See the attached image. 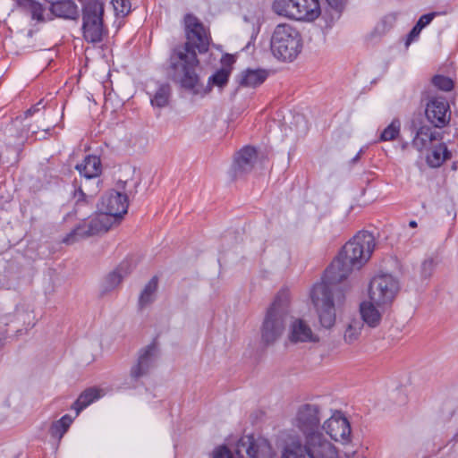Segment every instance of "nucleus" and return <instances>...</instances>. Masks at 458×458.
<instances>
[{
  "mask_svg": "<svg viewBox=\"0 0 458 458\" xmlns=\"http://www.w3.org/2000/svg\"><path fill=\"white\" fill-rule=\"evenodd\" d=\"M399 282L391 275H380L372 279L369 284V299L377 306L388 307L399 292Z\"/></svg>",
  "mask_w": 458,
  "mask_h": 458,
  "instance_id": "nucleus-10",
  "label": "nucleus"
},
{
  "mask_svg": "<svg viewBox=\"0 0 458 458\" xmlns=\"http://www.w3.org/2000/svg\"><path fill=\"white\" fill-rule=\"evenodd\" d=\"M158 279L157 276H153L149 282L145 285L139 298V307L143 309L144 307L152 303L155 300V294L157 290Z\"/></svg>",
  "mask_w": 458,
  "mask_h": 458,
  "instance_id": "nucleus-28",
  "label": "nucleus"
},
{
  "mask_svg": "<svg viewBox=\"0 0 458 458\" xmlns=\"http://www.w3.org/2000/svg\"><path fill=\"white\" fill-rule=\"evenodd\" d=\"M321 410L318 404L304 403L299 406L294 425L303 437L320 432Z\"/></svg>",
  "mask_w": 458,
  "mask_h": 458,
  "instance_id": "nucleus-11",
  "label": "nucleus"
},
{
  "mask_svg": "<svg viewBox=\"0 0 458 458\" xmlns=\"http://www.w3.org/2000/svg\"><path fill=\"white\" fill-rule=\"evenodd\" d=\"M158 351L155 343L140 349L137 363L131 368V377L134 380H138L139 378L147 376L149 370L154 367Z\"/></svg>",
  "mask_w": 458,
  "mask_h": 458,
  "instance_id": "nucleus-15",
  "label": "nucleus"
},
{
  "mask_svg": "<svg viewBox=\"0 0 458 458\" xmlns=\"http://www.w3.org/2000/svg\"><path fill=\"white\" fill-rule=\"evenodd\" d=\"M95 234H89V223L88 219L83 218L82 222L80 223L64 239V242L72 244L81 239L89 238Z\"/></svg>",
  "mask_w": 458,
  "mask_h": 458,
  "instance_id": "nucleus-27",
  "label": "nucleus"
},
{
  "mask_svg": "<svg viewBox=\"0 0 458 458\" xmlns=\"http://www.w3.org/2000/svg\"><path fill=\"white\" fill-rule=\"evenodd\" d=\"M386 306H377L370 301H363L360 305V312L363 324L366 323L369 327H377L379 326L382 315L386 310Z\"/></svg>",
  "mask_w": 458,
  "mask_h": 458,
  "instance_id": "nucleus-17",
  "label": "nucleus"
},
{
  "mask_svg": "<svg viewBox=\"0 0 458 458\" xmlns=\"http://www.w3.org/2000/svg\"><path fill=\"white\" fill-rule=\"evenodd\" d=\"M267 72L263 69H247L242 72L239 82L244 87L256 88L267 80Z\"/></svg>",
  "mask_w": 458,
  "mask_h": 458,
  "instance_id": "nucleus-21",
  "label": "nucleus"
},
{
  "mask_svg": "<svg viewBox=\"0 0 458 458\" xmlns=\"http://www.w3.org/2000/svg\"><path fill=\"white\" fill-rule=\"evenodd\" d=\"M437 265L438 259L437 258H428L425 259L420 266L421 277L425 279L431 277Z\"/></svg>",
  "mask_w": 458,
  "mask_h": 458,
  "instance_id": "nucleus-35",
  "label": "nucleus"
},
{
  "mask_svg": "<svg viewBox=\"0 0 458 458\" xmlns=\"http://www.w3.org/2000/svg\"><path fill=\"white\" fill-rule=\"evenodd\" d=\"M171 96V87L167 83L159 85L155 94L151 97L150 101L153 106L165 107L169 103Z\"/></svg>",
  "mask_w": 458,
  "mask_h": 458,
  "instance_id": "nucleus-30",
  "label": "nucleus"
},
{
  "mask_svg": "<svg viewBox=\"0 0 458 458\" xmlns=\"http://www.w3.org/2000/svg\"><path fill=\"white\" fill-rule=\"evenodd\" d=\"M289 340L294 344L317 342L318 337L304 320L296 319L291 324Z\"/></svg>",
  "mask_w": 458,
  "mask_h": 458,
  "instance_id": "nucleus-18",
  "label": "nucleus"
},
{
  "mask_svg": "<svg viewBox=\"0 0 458 458\" xmlns=\"http://www.w3.org/2000/svg\"><path fill=\"white\" fill-rule=\"evenodd\" d=\"M401 123L398 119H394L392 123L383 130L379 140L388 141L395 140L400 133Z\"/></svg>",
  "mask_w": 458,
  "mask_h": 458,
  "instance_id": "nucleus-32",
  "label": "nucleus"
},
{
  "mask_svg": "<svg viewBox=\"0 0 458 458\" xmlns=\"http://www.w3.org/2000/svg\"><path fill=\"white\" fill-rule=\"evenodd\" d=\"M49 4V13L46 14V7L37 0H16V5L32 21L43 23L59 18L65 21H77L80 19V8L75 0H44Z\"/></svg>",
  "mask_w": 458,
  "mask_h": 458,
  "instance_id": "nucleus-4",
  "label": "nucleus"
},
{
  "mask_svg": "<svg viewBox=\"0 0 458 458\" xmlns=\"http://www.w3.org/2000/svg\"><path fill=\"white\" fill-rule=\"evenodd\" d=\"M116 15L124 17L130 13L131 10V0H112Z\"/></svg>",
  "mask_w": 458,
  "mask_h": 458,
  "instance_id": "nucleus-37",
  "label": "nucleus"
},
{
  "mask_svg": "<svg viewBox=\"0 0 458 458\" xmlns=\"http://www.w3.org/2000/svg\"><path fill=\"white\" fill-rule=\"evenodd\" d=\"M436 15V13L423 14L422 16H420V18L419 19L415 25L422 30L427 25H428L432 21Z\"/></svg>",
  "mask_w": 458,
  "mask_h": 458,
  "instance_id": "nucleus-38",
  "label": "nucleus"
},
{
  "mask_svg": "<svg viewBox=\"0 0 458 458\" xmlns=\"http://www.w3.org/2000/svg\"><path fill=\"white\" fill-rule=\"evenodd\" d=\"M88 221L89 223V234L95 235L106 233L113 223L110 217L102 212L89 216Z\"/></svg>",
  "mask_w": 458,
  "mask_h": 458,
  "instance_id": "nucleus-22",
  "label": "nucleus"
},
{
  "mask_svg": "<svg viewBox=\"0 0 458 458\" xmlns=\"http://www.w3.org/2000/svg\"><path fill=\"white\" fill-rule=\"evenodd\" d=\"M75 168L87 180L98 177L102 172L100 158L93 155L87 156Z\"/></svg>",
  "mask_w": 458,
  "mask_h": 458,
  "instance_id": "nucleus-19",
  "label": "nucleus"
},
{
  "mask_svg": "<svg viewBox=\"0 0 458 458\" xmlns=\"http://www.w3.org/2000/svg\"><path fill=\"white\" fill-rule=\"evenodd\" d=\"M235 456L225 445L214 451V458H269L272 446L263 437L247 435L242 437L235 446Z\"/></svg>",
  "mask_w": 458,
  "mask_h": 458,
  "instance_id": "nucleus-7",
  "label": "nucleus"
},
{
  "mask_svg": "<svg viewBox=\"0 0 458 458\" xmlns=\"http://www.w3.org/2000/svg\"><path fill=\"white\" fill-rule=\"evenodd\" d=\"M270 47L275 57L292 62L301 52L302 38L294 26L280 23L274 30Z\"/></svg>",
  "mask_w": 458,
  "mask_h": 458,
  "instance_id": "nucleus-6",
  "label": "nucleus"
},
{
  "mask_svg": "<svg viewBox=\"0 0 458 458\" xmlns=\"http://www.w3.org/2000/svg\"><path fill=\"white\" fill-rule=\"evenodd\" d=\"M376 242L372 233L360 231L344 244L338 256L326 269L321 282L310 290V299L322 327L330 328L335 322V296L342 302L344 294L338 284L352 273L360 269L370 259Z\"/></svg>",
  "mask_w": 458,
  "mask_h": 458,
  "instance_id": "nucleus-1",
  "label": "nucleus"
},
{
  "mask_svg": "<svg viewBox=\"0 0 458 458\" xmlns=\"http://www.w3.org/2000/svg\"><path fill=\"white\" fill-rule=\"evenodd\" d=\"M73 199H75L73 208L74 215L85 216L87 215V212H83L85 209H87L88 211H90L92 209L90 204L91 197L86 195L81 187L74 191Z\"/></svg>",
  "mask_w": 458,
  "mask_h": 458,
  "instance_id": "nucleus-26",
  "label": "nucleus"
},
{
  "mask_svg": "<svg viewBox=\"0 0 458 458\" xmlns=\"http://www.w3.org/2000/svg\"><path fill=\"white\" fill-rule=\"evenodd\" d=\"M420 31L421 30L418 28L416 25H414V27L411 29V30L409 32L407 36L405 45L408 47L414 39H416L419 37Z\"/></svg>",
  "mask_w": 458,
  "mask_h": 458,
  "instance_id": "nucleus-40",
  "label": "nucleus"
},
{
  "mask_svg": "<svg viewBox=\"0 0 458 458\" xmlns=\"http://www.w3.org/2000/svg\"><path fill=\"white\" fill-rule=\"evenodd\" d=\"M273 11L295 21H314L321 14L318 0H275Z\"/></svg>",
  "mask_w": 458,
  "mask_h": 458,
  "instance_id": "nucleus-9",
  "label": "nucleus"
},
{
  "mask_svg": "<svg viewBox=\"0 0 458 458\" xmlns=\"http://www.w3.org/2000/svg\"><path fill=\"white\" fill-rule=\"evenodd\" d=\"M432 84L442 91H451L454 89V81L451 78L437 74L431 79Z\"/></svg>",
  "mask_w": 458,
  "mask_h": 458,
  "instance_id": "nucleus-34",
  "label": "nucleus"
},
{
  "mask_svg": "<svg viewBox=\"0 0 458 458\" xmlns=\"http://www.w3.org/2000/svg\"><path fill=\"white\" fill-rule=\"evenodd\" d=\"M439 133L433 131L428 125H421L416 131L415 137L412 140V146L418 150H422L428 143L437 140Z\"/></svg>",
  "mask_w": 458,
  "mask_h": 458,
  "instance_id": "nucleus-20",
  "label": "nucleus"
},
{
  "mask_svg": "<svg viewBox=\"0 0 458 458\" xmlns=\"http://www.w3.org/2000/svg\"><path fill=\"white\" fill-rule=\"evenodd\" d=\"M361 153H362V150L360 149V150L356 154V156H355L354 157H352V158L351 163H352V164H355V163H357V162L360 160V155H361Z\"/></svg>",
  "mask_w": 458,
  "mask_h": 458,
  "instance_id": "nucleus-42",
  "label": "nucleus"
},
{
  "mask_svg": "<svg viewBox=\"0 0 458 458\" xmlns=\"http://www.w3.org/2000/svg\"><path fill=\"white\" fill-rule=\"evenodd\" d=\"M323 430L331 439L345 445L352 441V428L349 420L342 412H335L322 425Z\"/></svg>",
  "mask_w": 458,
  "mask_h": 458,
  "instance_id": "nucleus-13",
  "label": "nucleus"
},
{
  "mask_svg": "<svg viewBox=\"0 0 458 458\" xmlns=\"http://www.w3.org/2000/svg\"><path fill=\"white\" fill-rule=\"evenodd\" d=\"M116 269L123 275V278L127 276L133 270V265L129 260H123L119 264Z\"/></svg>",
  "mask_w": 458,
  "mask_h": 458,
  "instance_id": "nucleus-39",
  "label": "nucleus"
},
{
  "mask_svg": "<svg viewBox=\"0 0 458 458\" xmlns=\"http://www.w3.org/2000/svg\"><path fill=\"white\" fill-rule=\"evenodd\" d=\"M123 279V275L115 268L105 279V291L107 292L114 289L122 283Z\"/></svg>",
  "mask_w": 458,
  "mask_h": 458,
  "instance_id": "nucleus-36",
  "label": "nucleus"
},
{
  "mask_svg": "<svg viewBox=\"0 0 458 458\" xmlns=\"http://www.w3.org/2000/svg\"><path fill=\"white\" fill-rule=\"evenodd\" d=\"M346 0H326V6L321 13L327 23H333L340 18Z\"/></svg>",
  "mask_w": 458,
  "mask_h": 458,
  "instance_id": "nucleus-23",
  "label": "nucleus"
},
{
  "mask_svg": "<svg viewBox=\"0 0 458 458\" xmlns=\"http://www.w3.org/2000/svg\"><path fill=\"white\" fill-rule=\"evenodd\" d=\"M185 42L170 50L167 73L181 88L193 94L201 89L198 70L200 69L199 54L208 51L212 38L209 28L193 13H186L182 20Z\"/></svg>",
  "mask_w": 458,
  "mask_h": 458,
  "instance_id": "nucleus-2",
  "label": "nucleus"
},
{
  "mask_svg": "<svg viewBox=\"0 0 458 458\" xmlns=\"http://www.w3.org/2000/svg\"><path fill=\"white\" fill-rule=\"evenodd\" d=\"M451 158V153L445 143H440L435 147L430 156L428 157V163L432 167L440 166L445 160Z\"/></svg>",
  "mask_w": 458,
  "mask_h": 458,
  "instance_id": "nucleus-29",
  "label": "nucleus"
},
{
  "mask_svg": "<svg viewBox=\"0 0 458 458\" xmlns=\"http://www.w3.org/2000/svg\"><path fill=\"white\" fill-rule=\"evenodd\" d=\"M362 327V321L358 318L352 319L344 331V339L345 343L349 344L354 343L359 338Z\"/></svg>",
  "mask_w": 458,
  "mask_h": 458,
  "instance_id": "nucleus-31",
  "label": "nucleus"
},
{
  "mask_svg": "<svg viewBox=\"0 0 458 458\" xmlns=\"http://www.w3.org/2000/svg\"><path fill=\"white\" fill-rule=\"evenodd\" d=\"M230 73L231 69L221 68L209 77L208 82L212 85L223 88L227 84Z\"/></svg>",
  "mask_w": 458,
  "mask_h": 458,
  "instance_id": "nucleus-33",
  "label": "nucleus"
},
{
  "mask_svg": "<svg viewBox=\"0 0 458 458\" xmlns=\"http://www.w3.org/2000/svg\"><path fill=\"white\" fill-rule=\"evenodd\" d=\"M291 295L288 288H282L267 308L261 327V340L267 344L276 342L284 334L290 314Z\"/></svg>",
  "mask_w": 458,
  "mask_h": 458,
  "instance_id": "nucleus-3",
  "label": "nucleus"
},
{
  "mask_svg": "<svg viewBox=\"0 0 458 458\" xmlns=\"http://www.w3.org/2000/svg\"><path fill=\"white\" fill-rule=\"evenodd\" d=\"M128 206L126 194L111 190L102 197L99 209L112 220V218H122L127 213Z\"/></svg>",
  "mask_w": 458,
  "mask_h": 458,
  "instance_id": "nucleus-14",
  "label": "nucleus"
},
{
  "mask_svg": "<svg viewBox=\"0 0 458 458\" xmlns=\"http://www.w3.org/2000/svg\"><path fill=\"white\" fill-rule=\"evenodd\" d=\"M73 419L69 415H64L60 420L54 421L49 428V434L53 438L60 441L68 431Z\"/></svg>",
  "mask_w": 458,
  "mask_h": 458,
  "instance_id": "nucleus-25",
  "label": "nucleus"
},
{
  "mask_svg": "<svg viewBox=\"0 0 458 458\" xmlns=\"http://www.w3.org/2000/svg\"><path fill=\"white\" fill-rule=\"evenodd\" d=\"M356 451H345L344 453V458H353Z\"/></svg>",
  "mask_w": 458,
  "mask_h": 458,
  "instance_id": "nucleus-43",
  "label": "nucleus"
},
{
  "mask_svg": "<svg viewBox=\"0 0 458 458\" xmlns=\"http://www.w3.org/2000/svg\"><path fill=\"white\" fill-rule=\"evenodd\" d=\"M100 397L99 391L96 388H88L84 390L77 398V400L72 405V409L76 411V414L79 413L92 403L94 401Z\"/></svg>",
  "mask_w": 458,
  "mask_h": 458,
  "instance_id": "nucleus-24",
  "label": "nucleus"
},
{
  "mask_svg": "<svg viewBox=\"0 0 458 458\" xmlns=\"http://www.w3.org/2000/svg\"><path fill=\"white\" fill-rule=\"evenodd\" d=\"M83 38L89 43H99L103 40L106 30L104 25V4L98 0H83L81 2Z\"/></svg>",
  "mask_w": 458,
  "mask_h": 458,
  "instance_id": "nucleus-8",
  "label": "nucleus"
},
{
  "mask_svg": "<svg viewBox=\"0 0 458 458\" xmlns=\"http://www.w3.org/2000/svg\"><path fill=\"white\" fill-rule=\"evenodd\" d=\"M428 122L436 128H444L451 119V110L445 97H430L425 108Z\"/></svg>",
  "mask_w": 458,
  "mask_h": 458,
  "instance_id": "nucleus-12",
  "label": "nucleus"
},
{
  "mask_svg": "<svg viewBox=\"0 0 458 458\" xmlns=\"http://www.w3.org/2000/svg\"><path fill=\"white\" fill-rule=\"evenodd\" d=\"M257 160L256 149L252 147L246 146L242 148L235 156L232 165V173L233 178H238L250 173Z\"/></svg>",
  "mask_w": 458,
  "mask_h": 458,
  "instance_id": "nucleus-16",
  "label": "nucleus"
},
{
  "mask_svg": "<svg viewBox=\"0 0 458 458\" xmlns=\"http://www.w3.org/2000/svg\"><path fill=\"white\" fill-rule=\"evenodd\" d=\"M283 458H339L338 450L323 432L303 437L284 449Z\"/></svg>",
  "mask_w": 458,
  "mask_h": 458,
  "instance_id": "nucleus-5",
  "label": "nucleus"
},
{
  "mask_svg": "<svg viewBox=\"0 0 458 458\" xmlns=\"http://www.w3.org/2000/svg\"><path fill=\"white\" fill-rule=\"evenodd\" d=\"M42 102L39 101L38 103H37L35 106H33L32 107H30V109H28L26 111V116H30V115H32L34 113L39 111L40 109V106H41Z\"/></svg>",
  "mask_w": 458,
  "mask_h": 458,
  "instance_id": "nucleus-41",
  "label": "nucleus"
},
{
  "mask_svg": "<svg viewBox=\"0 0 458 458\" xmlns=\"http://www.w3.org/2000/svg\"><path fill=\"white\" fill-rule=\"evenodd\" d=\"M409 225L411 228H415V227H417V222L414 220H411V221H410Z\"/></svg>",
  "mask_w": 458,
  "mask_h": 458,
  "instance_id": "nucleus-44",
  "label": "nucleus"
}]
</instances>
